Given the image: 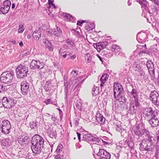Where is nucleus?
<instances>
[{
    "label": "nucleus",
    "instance_id": "f257e3e1",
    "mask_svg": "<svg viewBox=\"0 0 159 159\" xmlns=\"http://www.w3.org/2000/svg\"><path fill=\"white\" fill-rule=\"evenodd\" d=\"M31 149L35 155L39 154L44 147V140L38 134L34 135L32 140Z\"/></svg>",
    "mask_w": 159,
    "mask_h": 159
},
{
    "label": "nucleus",
    "instance_id": "f03ea898",
    "mask_svg": "<svg viewBox=\"0 0 159 159\" xmlns=\"http://www.w3.org/2000/svg\"><path fill=\"white\" fill-rule=\"evenodd\" d=\"M113 92L114 98L116 100H120L123 102H126L127 99L124 95V90L122 86L120 84H114Z\"/></svg>",
    "mask_w": 159,
    "mask_h": 159
},
{
    "label": "nucleus",
    "instance_id": "7ed1b4c3",
    "mask_svg": "<svg viewBox=\"0 0 159 159\" xmlns=\"http://www.w3.org/2000/svg\"><path fill=\"white\" fill-rule=\"evenodd\" d=\"M29 63L26 61L22 62L18 66L16 69V76L18 78H24L27 76L28 72Z\"/></svg>",
    "mask_w": 159,
    "mask_h": 159
},
{
    "label": "nucleus",
    "instance_id": "20e7f679",
    "mask_svg": "<svg viewBox=\"0 0 159 159\" xmlns=\"http://www.w3.org/2000/svg\"><path fill=\"white\" fill-rule=\"evenodd\" d=\"M14 72L11 70L4 72L1 75L0 80L3 83H10L14 80Z\"/></svg>",
    "mask_w": 159,
    "mask_h": 159
},
{
    "label": "nucleus",
    "instance_id": "39448f33",
    "mask_svg": "<svg viewBox=\"0 0 159 159\" xmlns=\"http://www.w3.org/2000/svg\"><path fill=\"white\" fill-rule=\"evenodd\" d=\"M145 115L148 119L155 118L157 116H159V111L154 110L150 107H148L145 109Z\"/></svg>",
    "mask_w": 159,
    "mask_h": 159
},
{
    "label": "nucleus",
    "instance_id": "423d86ee",
    "mask_svg": "<svg viewBox=\"0 0 159 159\" xmlns=\"http://www.w3.org/2000/svg\"><path fill=\"white\" fill-rule=\"evenodd\" d=\"M2 105L6 108L10 109L16 104V101L13 98L3 97L2 100Z\"/></svg>",
    "mask_w": 159,
    "mask_h": 159
},
{
    "label": "nucleus",
    "instance_id": "0eeeda50",
    "mask_svg": "<svg viewBox=\"0 0 159 159\" xmlns=\"http://www.w3.org/2000/svg\"><path fill=\"white\" fill-rule=\"evenodd\" d=\"M149 99L156 107L159 106V94L156 90L151 91L149 96Z\"/></svg>",
    "mask_w": 159,
    "mask_h": 159
},
{
    "label": "nucleus",
    "instance_id": "6e6552de",
    "mask_svg": "<svg viewBox=\"0 0 159 159\" xmlns=\"http://www.w3.org/2000/svg\"><path fill=\"white\" fill-rule=\"evenodd\" d=\"M11 128V125L10 122L7 120H5L2 121L0 130L4 134H8L10 133Z\"/></svg>",
    "mask_w": 159,
    "mask_h": 159
},
{
    "label": "nucleus",
    "instance_id": "1a4fd4ad",
    "mask_svg": "<svg viewBox=\"0 0 159 159\" xmlns=\"http://www.w3.org/2000/svg\"><path fill=\"white\" fill-rule=\"evenodd\" d=\"M134 134L139 137H142L143 135H145V134H148L149 133L148 129L144 128H141L139 125H136L134 128Z\"/></svg>",
    "mask_w": 159,
    "mask_h": 159
},
{
    "label": "nucleus",
    "instance_id": "9d476101",
    "mask_svg": "<svg viewBox=\"0 0 159 159\" xmlns=\"http://www.w3.org/2000/svg\"><path fill=\"white\" fill-rule=\"evenodd\" d=\"M30 84L26 81L22 82L20 84L21 93L22 94L26 95L30 91Z\"/></svg>",
    "mask_w": 159,
    "mask_h": 159
},
{
    "label": "nucleus",
    "instance_id": "9b49d317",
    "mask_svg": "<svg viewBox=\"0 0 159 159\" xmlns=\"http://www.w3.org/2000/svg\"><path fill=\"white\" fill-rule=\"evenodd\" d=\"M97 155L99 159H110L111 158L110 154L104 149L99 148Z\"/></svg>",
    "mask_w": 159,
    "mask_h": 159
},
{
    "label": "nucleus",
    "instance_id": "f8f14e48",
    "mask_svg": "<svg viewBox=\"0 0 159 159\" xmlns=\"http://www.w3.org/2000/svg\"><path fill=\"white\" fill-rule=\"evenodd\" d=\"M146 66L148 69L149 74L151 77L154 79L155 77V70L153 62L151 60H148L146 62Z\"/></svg>",
    "mask_w": 159,
    "mask_h": 159
},
{
    "label": "nucleus",
    "instance_id": "ddd939ff",
    "mask_svg": "<svg viewBox=\"0 0 159 159\" xmlns=\"http://www.w3.org/2000/svg\"><path fill=\"white\" fill-rule=\"evenodd\" d=\"M43 63L42 60L35 61L33 60L31 62L30 66L33 70H38L40 67H42Z\"/></svg>",
    "mask_w": 159,
    "mask_h": 159
},
{
    "label": "nucleus",
    "instance_id": "4468645a",
    "mask_svg": "<svg viewBox=\"0 0 159 159\" xmlns=\"http://www.w3.org/2000/svg\"><path fill=\"white\" fill-rule=\"evenodd\" d=\"M140 149L142 151H146L147 152L152 151V148L151 144H149L143 140L139 144Z\"/></svg>",
    "mask_w": 159,
    "mask_h": 159
},
{
    "label": "nucleus",
    "instance_id": "2eb2a0df",
    "mask_svg": "<svg viewBox=\"0 0 159 159\" xmlns=\"http://www.w3.org/2000/svg\"><path fill=\"white\" fill-rule=\"evenodd\" d=\"M11 4V2L9 0H6L3 2V7L0 9V11L3 14H5L8 12L10 8Z\"/></svg>",
    "mask_w": 159,
    "mask_h": 159
},
{
    "label": "nucleus",
    "instance_id": "dca6fc26",
    "mask_svg": "<svg viewBox=\"0 0 159 159\" xmlns=\"http://www.w3.org/2000/svg\"><path fill=\"white\" fill-rule=\"evenodd\" d=\"M147 35L146 34L143 32L139 33L137 35L136 39L137 41L139 43H142L146 41V38Z\"/></svg>",
    "mask_w": 159,
    "mask_h": 159
},
{
    "label": "nucleus",
    "instance_id": "f3484780",
    "mask_svg": "<svg viewBox=\"0 0 159 159\" xmlns=\"http://www.w3.org/2000/svg\"><path fill=\"white\" fill-rule=\"evenodd\" d=\"M41 29L39 28L38 30H36L33 33V37L34 40H39L41 37L42 34Z\"/></svg>",
    "mask_w": 159,
    "mask_h": 159
},
{
    "label": "nucleus",
    "instance_id": "a211bd4d",
    "mask_svg": "<svg viewBox=\"0 0 159 159\" xmlns=\"http://www.w3.org/2000/svg\"><path fill=\"white\" fill-rule=\"evenodd\" d=\"M108 43L107 42L104 41L96 43L95 45L97 48L99 49V51L101 49H103L106 47Z\"/></svg>",
    "mask_w": 159,
    "mask_h": 159
},
{
    "label": "nucleus",
    "instance_id": "6ab92c4d",
    "mask_svg": "<svg viewBox=\"0 0 159 159\" xmlns=\"http://www.w3.org/2000/svg\"><path fill=\"white\" fill-rule=\"evenodd\" d=\"M11 139L9 138L2 139L1 141L2 145L6 147L10 146L11 143Z\"/></svg>",
    "mask_w": 159,
    "mask_h": 159
},
{
    "label": "nucleus",
    "instance_id": "aec40b11",
    "mask_svg": "<svg viewBox=\"0 0 159 159\" xmlns=\"http://www.w3.org/2000/svg\"><path fill=\"white\" fill-rule=\"evenodd\" d=\"M38 70L39 75L41 76H44V74L48 72L47 67L45 66L44 63L43 64L42 67H40Z\"/></svg>",
    "mask_w": 159,
    "mask_h": 159
},
{
    "label": "nucleus",
    "instance_id": "412c9836",
    "mask_svg": "<svg viewBox=\"0 0 159 159\" xmlns=\"http://www.w3.org/2000/svg\"><path fill=\"white\" fill-rule=\"evenodd\" d=\"M63 16L64 19L66 21L74 22L75 20V18L69 14L64 13L63 14Z\"/></svg>",
    "mask_w": 159,
    "mask_h": 159
},
{
    "label": "nucleus",
    "instance_id": "4be33fe9",
    "mask_svg": "<svg viewBox=\"0 0 159 159\" xmlns=\"http://www.w3.org/2000/svg\"><path fill=\"white\" fill-rule=\"evenodd\" d=\"M96 116L97 121L101 125L105 122V119L101 114H97Z\"/></svg>",
    "mask_w": 159,
    "mask_h": 159
},
{
    "label": "nucleus",
    "instance_id": "5701e85b",
    "mask_svg": "<svg viewBox=\"0 0 159 159\" xmlns=\"http://www.w3.org/2000/svg\"><path fill=\"white\" fill-rule=\"evenodd\" d=\"M92 141L94 142V144L92 145V148L94 150L96 149L95 148V146L97 145V147H98L99 144H97V143H98L100 142V139L98 137H95L93 136V139L92 140Z\"/></svg>",
    "mask_w": 159,
    "mask_h": 159
},
{
    "label": "nucleus",
    "instance_id": "b1692460",
    "mask_svg": "<svg viewBox=\"0 0 159 159\" xmlns=\"http://www.w3.org/2000/svg\"><path fill=\"white\" fill-rule=\"evenodd\" d=\"M48 136L52 139H56L57 137V132L55 130L51 129L47 132Z\"/></svg>",
    "mask_w": 159,
    "mask_h": 159
},
{
    "label": "nucleus",
    "instance_id": "393cba45",
    "mask_svg": "<svg viewBox=\"0 0 159 159\" xmlns=\"http://www.w3.org/2000/svg\"><path fill=\"white\" fill-rule=\"evenodd\" d=\"M108 76L106 74L102 75L100 79V81L101 82L100 86L101 88L103 86L104 83L107 80L108 78Z\"/></svg>",
    "mask_w": 159,
    "mask_h": 159
},
{
    "label": "nucleus",
    "instance_id": "a878e982",
    "mask_svg": "<svg viewBox=\"0 0 159 159\" xmlns=\"http://www.w3.org/2000/svg\"><path fill=\"white\" fill-rule=\"evenodd\" d=\"M93 136L92 134H84L83 136V140L88 143L91 142L93 139Z\"/></svg>",
    "mask_w": 159,
    "mask_h": 159
},
{
    "label": "nucleus",
    "instance_id": "bb28decb",
    "mask_svg": "<svg viewBox=\"0 0 159 159\" xmlns=\"http://www.w3.org/2000/svg\"><path fill=\"white\" fill-rule=\"evenodd\" d=\"M148 132V134H145V135L147 136V138L145 139H144L143 140L146 142H147L149 144H151V145L152 146L153 143L152 138H153V137L150 135V132L149 131Z\"/></svg>",
    "mask_w": 159,
    "mask_h": 159
},
{
    "label": "nucleus",
    "instance_id": "cd10ccee",
    "mask_svg": "<svg viewBox=\"0 0 159 159\" xmlns=\"http://www.w3.org/2000/svg\"><path fill=\"white\" fill-rule=\"evenodd\" d=\"M138 109V107H134L133 102H130L129 111L131 112V113L134 114L136 113Z\"/></svg>",
    "mask_w": 159,
    "mask_h": 159
},
{
    "label": "nucleus",
    "instance_id": "c85d7f7f",
    "mask_svg": "<svg viewBox=\"0 0 159 159\" xmlns=\"http://www.w3.org/2000/svg\"><path fill=\"white\" fill-rule=\"evenodd\" d=\"M95 27V25L93 23L87 22V25H86L85 28L88 31H90L94 28Z\"/></svg>",
    "mask_w": 159,
    "mask_h": 159
},
{
    "label": "nucleus",
    "instance_id": "c756f323",
    "mask_svg": "<svg viewBox=\"0 0 159 159\" xmlns=\"http://www.w3.org/2000/svg\"><path fill=\"white\" fill-rule=\"evenodd\" d=\"M82 102L81 100L80 99L78 101H77L75 103V106H74L75 108L81 111L82 109Z\"/></svg>",
    "mask_w": 159,
    "mask_h": 159
},
{
    "label": "nucleus",
    "instance_id": "7c9ffc66",
    "mask_svg": "<svg viewBox=\"0 0 159 159\" xmlns=\"http://www.w3.org/2000/svg\"><path fill=\"white\" fill-rule=\"evenodd\" d=\"M131 87L132 89L131 91L130 92V94L134 98H139L136 88H134L133 86H131Z\"/></svg>",
    "mask_w": 159,
    "mask_h": 159
},
{
    "label": "nucleus",
    "instance_id": "2f4dec72",
    "mask_svg": "<svg viewBox=\"0 0 159 159\" xmlns=\"http://www.w3.org/2000/svg\"><path fill=\"white\" fill-rule=\"evenodd\" d=\"M46 45V47L48 48L50 51H52L54 50V47L52 46V43L48 41L47 42H43Z\"/></svg>",
    "mask_w": 159,
    "mask_h": 159
},
{
    "label": "nucleus",
    "instance_id": "473e14b6",
    "mask_svg": "<svg viewBox=\"0 0 159 159\" xmlns=\"http://www.w3.org/2000/svg\"><path fill=\"white\" fill-rule=\"evenodd\" d=\"M66 43L70 46L72 48L75 47V45L74 42V41L70 38H68L66 40Z\"/></svg>",
    "mask_w": 159,
    "mask_h": 159
},
{
    "label": "nucleus",
    "instance_id": "72a5a7b5",
    "mask_svg": "<svg viewBox=\"0 0 159 159\" xmlns=\"http://www.w3.org/2000/svg\"><path fill=\"white\" fill-rule=\"evenodd\" d=\"M137 1L141 5L142 9L147 7L148 3L146 0H137Z\"/></svg>",
    "mask_w": 159,
    "mask_h": 159
},
{
    "label": "nucleus",
    "instance_id": "f704fd0d",
    "mask_svg": "<svg viewBox=\"0 0 159 159\" xmlns=\"http://www.w3.org/2000/svg\"><path fill=\"white\" fill-rule=\"evenodd\" d=\"M143 13L142 14V16L144 18L147 17L148 15H150L151 14L148 9H146V7H144L143 8Z\"/></svg>",
    "mask_w": 159,
    "mask_h": 159
},
{
    "label": "nucleus",
    "instance_id": "c9c22d12",
    "mask_svg": "<svg viewBox=\"0 0 159 159\" xmlns=\"http://www.w3.org/2000/svg\"><path fill=\"white\" fill-rule=\"evenodd\" d=\"M102 129L104 131L108 132L109 130V127L107 124L104 123L101 125Z\"/></svg>",
    "mask_w": 159,
    "mask_h": 159
},
{
    "label": "nucleus",
    "instance_id": "e433bc0d",
    "mask_svg": "<svg viewBox=\"0 0 159 159\" xmlns=\"http://www.w3.org/2000/svg\"><path fill=\"white\" fill-rule=\"evenodd\" d=\"M112 51L115 53H117L120 50V48L119 46L116 44L112 45L111 47Z\"/></svg>",
    "mask_w": 159,
    "mask_h": 159
},
{
    "label": "nucleus",
    "instance_id": "4c0bfd02",
    "mask_svg": "<svg viewBox=\"0 0 159 159\" xmlns=\"http://www.w3.org/2000/svg\"><path fill=\"white\" fill-rule=\"evenodd\" d=\"M134 70L138 72H140L142 71V68L140 65L139 64H135L134 65Z\"/></svg>",
    "mask_w": 159,
    "mask_h": 159
},
{
    "label": "nucleus",
    "instance_id": "58836bf2",
    "mask_svg": "<svg viewBox=\"0 0 159 159\" xmlns=\"http://www.w3.org/2000/svg\"><path fill=\"white\" fill-rule=\"evenodd\" d=\"M28 136L23 135L20 137L19 139V141L20 142L22 143L28 140Z\"/></svg>",
    "mask_w": 159,
    "mask_h": 159
},
{
    "label": "nucleus",
    "instance_id": "ea45409f",
    "mask_svg": "<svg viewBox=\"0 0 159 159\" xmlns=\"http://www.w3.org/2000/svg\"><path fill=\"white\" fill-rule=\"evenodd\" d=\"M66 51V49L64 47H62L59 50L58 52L59 55L63 57V55L65 54Z\"/></svg>",
    "mask_w": 159,
    "mask_h": 159
},
{
    "label": "nucleus",
    "instance_id": "a19ab883",
    "mask_svg": "<svg viewBox=\"0 0 159 159\" xmlns=\"http://www.w3.org/2000/svg\"><path fill=\"white\" fill-rule=\"evenodd\" d=\"M68 84L67 83L65 82L64 86L65 87L64 89V92L65 95V100H66V98L67 96V94L68 92Z\"/></svg>",
    "mask_w": 159,
    "mask_h": 159
},
{
    "label": "nucleus",
    "instance_id": "79ce46f5",
    "mask_svg": "<svg viewBox=\"0 0 159 159\" xmlns=\"http://www.w3.org/2000/svg\"><path fill=\"white\" fill-rule=\"evenodd\" d=\"M134 101H132L130 102H133V104L134 107H138L139 104V98H134Z\"/></svg>",
    "mask_w": 159,
    "mask_h": 159
},
{
    "label": "nucleus",
    "instance_id": "37998d69",
    "mask_svg": "<svg viewBox=\"0 0 159 159\" xmlns=\"http://www.w3.org/2000/svg\"><path fill=\"white\" fill-rule=\"evenodd\" d=\"M98 89L97 87H94L92 89L93 94L94 96H96L98 93Z\"/></svg>",
    "mask_w": 159,
    "mask_h": 159
},
{
    "label": "nucleus",
    "instance_id": "c03bdc74",
    "mask_svg": "<svg viewBox=\"0 0 159 159\" xmlns=\"http://www.w3.org/2000/svg\"><path fill=\"white\" fill-rule=\"evenodd\" d=\"M24 25L20 24L19 26L18 33H22L24 30Z\"/></svg>",
    "mask_w": 159,
    "mask_h": 159
},
{
    "label": "nucleus",
    "instance_id": "a18cd8bd",
    "mask_svg": "<svg viewBox=\"0 0 159 159\" xmlns=\"http://www.w3.org/2000/svg\"><path fill=\"white\" fill-rule=\"evenodd\" d=\"M63 148V145L61 144H59L56 150V152L57 153H60L61 151L62 150V149Z\"/></svg>",
    "mask_w": 159,
    "mask_h": 159
},
{
    "label": "nucleus",
    "instance_id": "49530a36",
    "mask_svg": "<svg viewBox=\"0 0 159 159\" xmlns=\"http://www.w3.org/2000/svg\"><path fill=\"white\" fill-rule=\"evenodd\" d=\"M38 123L35 121H33L30 124V127L32 129H34L38 125Z\"/></svg>",
    "mask_w": 159,
    "mask_h": 159
},
{
    "label": "nucleus",
    "instance_id": "de8ad7c7",
    "mask_svg": "<svg viewBox=\"0 0 159 159\" xmlns=\"http://www.w3.org/2000/svg\"><path fill=\"white\" fill-rule=\"evenodd\" d=\"M13 86L12 84H10L9 85H6L3 86V89L4 92L7 91V90L9 89L11 87Z\"/></svg>",
    "mask_w": 159,
    "mask_h": 159
},
{
    "label": "nucleus",
    "instance_id": "09e8293b",
    "mask_svg": "<svg viewBox=\"0 0 159 159\" xmlns=\"http://www.w3.org/2000/svg\"><path fill=\"white\" fill-rule=\"evenodd\" d=\"M147 17H146L147 21L148 22L151 23V22L152 21V18L153 17V16L151 14L150 15H148Z\"/></svg>",
    "mask_w": 159,
    "mask_h": 159
},
{
    "label": "nucleus",
    "instance_id": "8fccbe9b",
    "mask_svg": "<svg viewBox=\"0 0 159 159\" xmlns=\"http://www.w3.org/2000/svg\"><path fill=\"white\" fill-rule=\"evenodd\" d=\"M53 34L57 36H60L62 34V32L61 31H53Z\"/></svg>",
    "mask_w": 159,
    "mask_h": 159
},
{
    "label": "nucleus",
    "instance_id": "3c124183",
    "mask_svg": "<svg viewBox=\"0 0 159 159\" xmlns=\"http://www.w3.org/2000/svg\"><path fill=\"white\" fill-rule=\"evenodd\" d=\"M78 72V71L76 70H72L71 74L72 76L75 77L77 75Z\"/></svg>",
    "mask_w": 159,
    "mask_h": 159
},
{
    "label": "nucleus",
    "instance_id": "603ef678",
    "mask_svg": "<svg viewBox=\"0 0 159 159\" xmlns=\"http://www.w3.org/2000/svg\"><path fill=\"white\" fill-rule=\"evenodd\" d=\"M148 53L146 52V50H143L141 51L139 53V55L140 56H143L144 55H145L146 54H147Z\"/></svg>",
    "mask_w": 159,
    "mask_h": 159
},
{
    "label": "nucleus",
    "instance_id": "864d4df0",
    "mask_svg": "<svg viewBox=\"0 0 159 159\" xmlns=\"http://www.w3.org/2000/svg\"><path fill=\"white\" fill-rule=\"evenodd\" d=\"M86 21H87L86 20H82L81 21H78L77 24L78 25H79L80 26H82V24L84 22H87Z\"/></svg>",
    "mask_w": 159,
    "mask_h": 159
},
{
    "label": "nucleus",
    "instance_id": "5fc2aeb1",
    "mask_svg": "<svg viewBox=\"0 0 159 159\" xmlns=\"http://www.w3.org/2000/svg\"><path fill=\"white\" fill-rule=\"evenodd\" d=\"M71 54L70 52H67V50L66 51L65 54H63V57L64 58H66V57L68 56H69Z\"/></svg>",
    "mask_w": 159,
    "mask_h": 159
},
{
    "label": "nucleus",
    "instance_id": "6e6d98bb",
    "mask_svg": "<svg viewBox=\"0 0 159 159\" xmlns=\"http://www.w3.org/2000/svg\"><path fill=\"white\" fill-rule=\"evenodd\" d=\"M104 55H105V56L107 58H110L112 56V54L111 53H104Z\"/></svg>",
    "mask_w": 159,
    "mask_h": 159
},
{
    "label": "nucleus",
    "instance_id": "4d7b16f0",
    "mask_svg": "<svg viewBox=\"0 0 159 159\" xmlns=\"http://www.w3.org/2000/svg\"><path fill=\"white\" fill-rule=\"evenodd\" d=\"M79 120L78 119H77L76 120H75L74 124L75 126H77L79 125Z\"/></svg>",
    "mask_w": 159,
    "mask_h": 159
},
{
    "label": "nucleus",
    "instance_id": "13d9d810",
    "mask_svg": "<svg viewBox=\"0 0 159 159\" xmlns=\"http://www.w3.org/2000/svg\"><path fill=\"white\" fill-rule=\"evenodd\" d=\"M3 89V86L1 84H0V93H2L4 92Z\"/></svg>",
    "mask_w": 159,
    "mask_h": 159
},
{
    "label": "nucleus",
    "instance_id": "bf43d9fd",
    "mask_svg": "<svg viewBox=\"0 0 159 159\" xmlns=\"http://www.w3.org/2000/svg\"><path fill=\"white\" fill-rule=\"evenodd\" d=\"M44 102L46 104H50L52 102L51 99H48V100H45Z\"/></svg>",
    "mask_w": 159,
    "mask_h": 159
},
{
    "label": "nucleus",
    "instance_id": "052dcab7",
    "mask_svg": "<svg viewBox=\"0 0 159 159\" xmlns=\"http://www.w3.org/2000/svg\"><path fill=\"white\" fill-rule=\"evenodd\" d=\"M116 131H118L120 132L121 133L122 132V129H121V128L120 127H118V126L116 128Z\"/></svg>",
    "mask_w": 159,
    "mask_h": 159
},
{
    "label": "nucleus",
    "instance_id": "680f3d73",
    "mask_svg": "<svg viewBox=\"0 0 159 159\" xmlns=\"http://www.w3.org/2000/svg\"><path fill=\"white\" fill-rule=\"evenodd\" d=\"M73 33H74V34L75 35H79L80 34V33L78 31H76L75 30H73Z\"/></svg>",
    "mask_w": 159,
    "mask_h": 159
},
{
    "label": "nucleus",
    "instance_id": "e2e57ef3",
    "mask_svg": "<svg viewBox=\"0 0 159 159\" xmlns=\"http://www.w3.org/2000/svg\"><path fill=\"white\" fill-rule=\"evenodd\" d=\"M76 133L77 134V136L78 137V139H79V141H80V136H81V134L78 133V132H77Z\"/></svg>",
    "mask_w": 159,
    "mask_h": 159
},
{
    "label": "nucleus",
    "instance_id": "0e129e2a",
    "mask_svg": "<svg viewBox=\"0 0 159 159\" xmlns=\"http://www.w3.org/2000/svg\"><path fill=\"white\" fill-rule=\"evenodd\" d=\"M54 0H48V4L49 5H52L53 4Z\"/></svg>",
    "mask_w": 159,
    "mask_h": 159
},
{
    "label": "nucleus",
    "instance_id": "69168bd1",
    "mask_svg": "<svg viewBox=\"0 0 159 159\" xmlns=\"http://www.w3.org/2000/svg\"><path fill=\"white\" fill-rule=\"evenodd\" d=\"M52 119L53 121H56L57 120V118L55 117V116H53V115H52Z\"/></svg>",
    "mask_w": 159,
    "mask_h": 159
},
{
    "label": "nucleus",
    "instance_id": "338daca9",
    "mask_svg": "<svg viewBox=\"0 0 159 159\" xmlns=\"http://www.w3.org/2000/svg\"><path fill=\"white\" fill-rule=\"evenodd\" d=\"M155 150L156 152H158L159 150V146L157 145H155Z\"/></svg>",
    "mask_w": 159,
    "mask_h": 159
},
{
    "label": "nucleus",
    "instance_id": "774afa93",
    "mask_svg": "<svg viewBox=\"0 0 159 159\" xmlns=\"http://www.w3.org/2000/svg\"><path fill=\"white\" fill-rule=\"evenodd\" d=\"M97 57H98L99 60H100L101 61H102V62H103L102 58L100 56L98 55H97Z\"/></svg>",
    "mask_w": 159,
    "mask_h": 159
}]
</instances>
